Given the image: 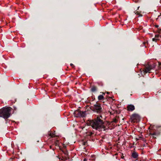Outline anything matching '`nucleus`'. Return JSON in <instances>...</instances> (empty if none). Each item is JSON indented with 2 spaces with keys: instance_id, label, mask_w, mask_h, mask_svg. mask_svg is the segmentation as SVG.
I'll list each match as a JSON object with an SVG mask.
<instances>
[{
  "instance_id": "21",
  "label": "nucleus",
  "mask_w": 161,
  "mask_h": 161,
  "mask_svg": "<svg viewBox=\"0 0 161 161\" xmlns=\"http://www.w3.org/2000/svg\"><path fill=\"white\" fill-rule=\"evenodd\" d=\"M114 122H116V121H115H115H114Z\"/></svg>"
},
{
  "instance_id": "11",
  "label": "nucleus",
  "mask_w": 161,
  "mask_h": 161,
  "mask_svg": "<svg viewBox=\"0 0 161 161\" xmlns=\"http://www.w3.org/2000/svg\"><path fill=\"white\" fill-rule=\"evenodd\" d=\"M59 142L58 141H56L55 142L54 144L56 146H58V145Z\"/></svg>"
},
{
  "instance_id": "24",
  "label": "nucleus",
  "mask_w": 161,
  "mask_h": 161,
  "mask_svg": "<svg viewBox=\"0 0 161 161\" xmlns=\"http://www.w3.org/2000/svg\"><path fill=\"white\" fill-rule=\"evenodd\" d=\"M107 94H108V92H107Z\"/></svg>"
},
{
  "instance_id": "5",
  "label": "nucleus",
  "mask_w": 161,
  "mask_h": 161,
  "mask_svg": "<svg viewBox=\"0 0 161 161\" xmlns=\"http://www.w3.org/2000/svg\"><path fill=\"white\" fill-rule=\"evenodd\" d=\"M131 119L134 122L136 121H138L140 120V116H139L136 114H133L131 117Z\"/></svg>"
},
{
  "instance_id": "22",
  "label": "nucleus",
  "mask_w": 161,
  "mask_h": 161,
  "mask_svg": "<svg viewBox=\"0 0 161 161\" xmlns=\"http://www.w3.org/2000/svg\"><path fill=\"white\" fill-rule=\"evenodd\" d=\"M159 64L161 65V63H160Z\"/></svg>"
},
{
  "instance_id": "23",
  "label": "nucleus",
  "mask_w": 161,
  "mask_h": 161,
  "mask_svg": "<svg viewBox=\"0 0 161 161\" xmlns=\"http://www.w3.org/2000/svg\"><path fill=\"white\" fill-rule=\"evenodd\" d=\"M1 114L0 113V117H1Z\"/></svg>"
},
{
  "instance_id": "19",
  "label": "nucleus",
  "mask_w": 161,
  "mask_h": 161,
  "mask_svg": "<svg viewBox=\"0 0 161 161\" xmlns=\"http://www.w3.org/2000/svg\"><path fill=\"white\" fill-rule=\"evenodd\" d=\"M153 40H156L155 39L153 38Z\"/></svg>"
},
{
  "instance_id": "20",
  "label": "nucleus",
  "mask_w": 161,
  "mask_h": 161,
  "mask_svg": "<svg viewBox=\"0 0 161 161\" xmlns=\"http://www.w3.org/2000/svg\"><path fill=\"white\" fill-rule=\"evenodd\" d=\"M51 147H52V146H50V148H51Z\"/></svg>"
},
{
  "instance_id": "2",
  "label": "nucleus",
  "mask_w": 161,
  "mask_h": 161,
  "mask_svg": "<svg viewBox=\"0 0 161 161\" xmlns=\"http://www.w3.org/2000/svg\"><path fill=\"white\" fill-rule=\"evenodd\" d=\"M12 108L10 107H8L3 108L0 110L1 117L6 119L8 118L10 116V113Z\"/></svg>"
},
{
  "instance_id": "8",
  "label": "nucleus",
  "mask_w": 161,
  "mask_h": 161,
  "mask_svg": "<svg viewBox=\"0 0 161 161\" xmlns=\"http://www.w3.org/2000/svg\"><path fill=\"white\" fill-rule=\"evenodd\" d=\"M132 157L135 158H136L138 157V154L136 152H134L132 154Z\"/></svg>"
},
{
  "instance_id": "18",
  "label": "nucleus",
  "mask_w": 161,
  "mask_h": 161,
  "mask_svg": "<svg viewBox=\"0 0 161 161\" xmlns=\"http://www.w3.org/2000/svg\"><path fill=\"white\" fill-rule=\"evenodd\" d=\"M143 45L142 46H144V44H145V42H143Z\"/></svg>"
},
{
  "instance_id": "9",
  "label": "nucleus",
  "mask_w": 161,
  "mask_h": 161,
  "mask_svg": "<svg viewBox=\"0 0 161 161\" xmlns=\"http://www.w3.org/2000/svg\"><path fill=\"white\" fill-rule=\"evenodd\" d=\"M104 97L102 95H100L98 96V99L99 100H102L103 99Z\"/></svg>"
},
{
  "instance_id": "13",
  "label": "nucleus",
  "mask_w": 161,
  "mask_h": 161,
  "mask_svg": "<svg viewBox=\"0 0 161 161\" xmlns=\"http://www.w3.org/2000/svg\"><path fill=\"white\" fill-rule=\"evenodd\" d=\"M64 154L66 155H67L68 154V153L67 152H64Z\"/></svg>"
},
{
  "instance_id": "15",
  "label": "nucleus",
  "mask_w": 161,
  "mask_h": 161,
  "mask_svg": "<svg viewBox=\"0 0 161 161\" xmlns=\"http://www.w3.org/2000/svg\"><path fill=\"white\" fill-rule=\"evenodd\" d=\"M86 142H83V145H86Z\"/></svg>"
},
{
  "instance_id": "12",
  "label": "nucleus",
  "mask_w": 161,
  "mask_h": 161,
  "mask_svg": "<svg viewBox=\"0 0 161 161\" xmlns=\"http://www.w3.org/2000/svg\"><path fill=\"white\" fill-rule=\"evenodd\" d=\"M134 13H135V14H137V15H139V13L138 11H136L134 12Z\"/></svg>"
},
{
  "instance_id": "7",
  "label": "nucleus",
  "mask_w": 161,
  "mask_h": 161,
  "mask_svg": "<svg viewBox=\"0 0 161 161\" xmlns=\"http://www.w3.org/2000/svg\"><path fill=\"white\" fill-rule=\"evenodd\" d=\"M127 110L129 111H133L135 109L134 106L132 104L129 105L127 106Z\"/></svg>"
},
{
  "instance_id": "25",
  "label": "nucleus",
  "mask_w": 161,
  "mask_h": 161,
  "mask_svg": "<svg viewBox=\"0 0 161 161\" xmlns=\"http://www.w3.org/2000/svg\"><path fill=\"white\" fill-rule=\"evenodd\" d=\"M139 8V7H138V9Z\"/></svg>"
},
{
  "instance_id": "6",
  "label": "nucleus",
  "mask_w": 161,
  "mask_h": 161,
  "mask_svg": "<svg viewBox=\"0 0 161 161\" xmlns=\"http://www.w3.org/2000/svg\"><path fill=\"white\" fill-rule=\"evenodd\" d=\"M152 69V66L151 65H148L146 66L144 71V72L145 73H146L148 72H149Z\"/></svg>"
},
{
  "instance_id": "14",
  "label": "nucleus",
  "mask_w": 161,
  "mask_h": 161,
  "mask_svg": "<svg viewBox=\"0 0 161 161\" xmlns=\"http://www.w3.org/2000/svg\"><path fill=\"white\" fill-rule=\"evenodd\" d=\"M70 65L72 67H74V65L72 64H70Z\"/></svg>"
},
{
  "instance_id": "3",
  "label": "nucleus",
  "mask_w": 161,
  "mask_h": 161,
  "mask_svg": "<svg viewBox=\"0 0 161 161\" xmlns=\"http://www.w3.org/2000/svg\"><path fill=\"white\" fill-rule=\"evenodd\" d=\"M86 111H81L78 110L74 112V115L75 117H85L86 115Z\"/></svg>"
},
{
  "instance_id": "17",
  "label": "nucleus",
  "mask_w": 161,
  "mask_h": 161,
  "mask_svg": "<svg viewBox=\"0 0 161 161\" xmlns=\"http://www.w3.org/2000/svg\"><path fill=\"white\" fill-rule=\"evenodd\" d=\"M155 26L156 27H158V25H156Z\"/></svg>"
},
{
  "instance_id": "1",
  "label": "nucleus",
  "mask_w": 161,
  "mask_h": 161,
  "mask_svg": "<svg viewBox=\"0 0 161 161\" xmlns=\"http://www.w3.org/2000/svg\"><path fill=\"white\" fill-rule=\"evenodd\" d=\"M102 119V115H97L93 119L90 120L88 124L94 129L99 130L103 129L105 130L106 127Z\"/></svg>"
},
{
  "instance_id": "10",
  "label": "nucleus",
  "mask_w": 161,
  "mask_h": 161,
  "mask_svg": "<svg viewBox=\"0 0 161 161\" xmlns=\"http://www.w3.org/2000/svg\"><path fill=\"white\" fill-rule=\"evenodd\" d=\"M97 89V87L95 86H93L91 89V90L92 92H94Z\"/></svg>"
},
{
  "instance_id": "16",
  "label": "nucleus",
  "mask_w": 161,
  "mask_h": 161,
  "mask_svg": "<svg viewBox=\"0 0 161 161\" xmlns=\"http://www.w3.org/2000/svg\"><path fill=\"white\" fill-rule=\"evenodd\" d=\"M151 134L152 135H155L156 134L155 133H153V134Z\"/></svg>"
},
{
  "instance_id": "4",
  "label": "nucleus",
  "mask_w": 161,
  "mask_h": 161,
  "mask_svg": "<svg viewBox=\"0 0 161 161\" xmlns=\"http://www.w3.org/2000/svg\"><path fill=\"white\" fill-rule=\"evenodd\" d=\"M94 108L95 111L97 113H100L102 111V108L100 105L97 103L94 106Z\"/></svg>"
}]
</instances>
